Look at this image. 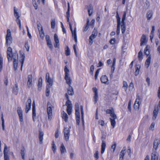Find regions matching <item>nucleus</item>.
<instances>
[{"label":"nucleus","mask_w":160,"mask_h":160,"mask_svg":"<svg viewBox=\"0 0 160 160\" xmlns=\"http://www.w3.org/2000/svg\"><path fill=\"white\" fill-rule=\"evenodd\" d=\"M116 42V39L115 38H113L111 39L109 42L111 44H114Z\"/></svg>","instance_id":"338daca9"},{"label":"nucleus","mask_w":160,"mask_h":160,"mask_svg":"<svg viewBox=\"0 0 160 160\" xmlns=\"http://www.w3.org/2000/svg\"><path fill=\"white\" fill-rule=\"evenodd\" d=\"M100 70V69H98L96 72L95 75V78L96 80L98 76Z\"/></svg>","instance_id":"0e129e2a"},{"label":"nucleus","mask_w":160,"mask_h":160,"mask_svg":"<svg viewBox=\"0 0 160 160\" xmlns=\"http://www.w3.org/2000/svg\"><path fill=\"white\" fill-rule=\"evenodd\" d=\"M46 80L48 83L47 86H52L53 80L50 77L49 73L48 72L46 74Z\"/></svg>","instance_id":"1a4fd4ad"},{"label":"nucleus","mask_w":160,"mask_h":160,"mask_svg":"<svg viewBox=\"0 0 160 160\" xmlns=\"http://www.w3.org/2000/svg\"><path fill=\"white\" fill-rule=\"evenodd\" d=\"M121 28L122 32L124 33L126 30V25L125 22H121L120 25Z\"/></svg>","instance_id":"72a5a7b5"},{"label":"nucleus","mask_w":160,"mask_h":160,"mask_svg":"<svg viewBox=\"0 0 160 160\" xmlns=\"http://www.w3.org/2000/svg\"><path fill=\"white\" fill-rule=\"evenodd\" d=\"M65 54L67 56H68L70 55V50L68 47H67L66 49L65 50Z\"/></svg>","instance_id":"bf43d9fd"},{"label":"nucleus","mask_w":160,"mask_h":160,"mask_svg":"<svg viewBox=\"0 0 160 160\" xmlns=\"http://www.w3.org/2000/svg\"><path fill=\"white\" fill-rule=\"evenodd\" d=\"M21 153L22 155V159L23 160L25 159V153L24 149H22L21 151Z\"/></svg>","instance_id":"e2e57ef3"},{"label":"nucleus","mask_w":160,"mask_h":160,"mask_svg":"<svg viewBox=\"0 0 160 160\" xmlns=\"http://www.w3.org/2000/svg\"><path fill=\"white\" fill-rule=\"evenodd\" d=\"M123 85L122 87L126 91L127 90L128 87L127 82L125 81H124L123 82Z\"/></svg>","instance_id":"de8ad7c7"},{"label":"nucleus","mask_w":160,"mask_h":160,"mask_svg":"<svg viewBox=\"0 0 160 160\" xmlns=\"http://www.w3.org/2000/svg\"><path fill=\"white\" fill-rule=\"evenodd\" d=\"M158 154L156 152H153L151 155V160H158Z\"/></svg>","instance_id":"b1692460"},{"label":"nucleus","mask_w":160,"mask_h":160,"mask_svg":"<svg viewBox=\"0 0 160 160\" xmlns=\"http://www.w3.org/2000/svg\"><path fill=\"white\" fill-rule=\"evenodd\" d=\"M72 36L74 37L75 42H76L77 41V36L76 34V28L74 30L73 32H72Z\"/></svg>","instance_id":"e433bc0d"},{"label":"nucleus","mask_w":160,"mask_h":160,"mask_svg":"<svg viewBox=\"0 0 160 160\" xmlns=\"http://www.w3.org/2000/svg\"><path fill=\"white\" fill-rule=\"evenodd\" d=\"M32 118L33 119V120L34 121V119L36 117V108H35V102L34 101L32 103Z\"/></svg>","instance_id":"aec40b11"},{"label":"nucleus","mask_w":160,"mask_h":160,"mask_svg":"<svg viewBox=\"0 0 160 160\" xmlns=\"http://www.w3.org/2000/svg\"><path fill=\"white\" fill-rule=\"evenodd\" d=\"M64 71L65 72V76H69V71L68 69L67 66H65Z\"/></svg>","instance_id":"49530a36"},{"label":"nucleus","mask_w":160,"mask_h":160,"mask_svg":"<svg viewBox=\"0 0 160 160\" xmlns=\"http://www.w3.org/2000/svg\"><path fill=\"white\" fill-rule=\"evenodd\" d=\"M160 143V140L158 139H155L154 142L153 151L155 152L157 150L158 145Z\"/></svg>","instance_id":"4468645a"},{"label":"nucleus","mask_w":160,"mask_h":160,"mask_svg":"<svg viewBox=\"0 0 160 160\" xmlns=\"http://www.w3.org/2000/svg\"><path fill=\"white\" fill-rule=\"evenodd\" d=\"M70 127L69 128H65L64 130V135L65 139L66 141H68L70 136Z\"/></svg>","instance_id":"6e6552de"},{"label":"nucleus","mask_w":160,"mask_h":160,"mask_svg":"<svg viewBox=\"0 0 160 160\" xmlns=\"http://www.w3.org/2000/svg\"><path fill=\"white\" fill-rule=\"evenodd\" d=\"M62 117L65 122H67L68 121V115L64 111L63 112Z\"/></svg>","instance_id":"4c0bfd02"},{"label":"nucleus","mask_w":160,"mask_h":160,"mask_svg":"<svg viewBox=\"0 0 160 160\" xmlns=\"http://www.w3.org/2000/svg\"><path fill=\"white\" fill-rule=\"evenodd\" d=\"M80 109H81V117H82V122H83V126L84 125V112L83 110V107L81 105L80 106Z\"/></svg>","instance_id":"c03bdc74"},{"label":"nucleus","mask_w":160,"mask_h":160,"mask_svg":"<svg viewBox=\"0 0 160 160\" xmlns=\"http://www.w3.org/2000/svg\"><path fill=\"white\" fill-rule=\"evenodd\" d=\"M38 29H39V33L40 34V37L41 38L43 39V38L44 37L45 34H44V33L43 30L42 28L41 27V28L40 29H39L38 28Z\"/></svg>","instance_id":"f704fd0d"},{"label":"nucleus","mask_w":160,"mask_h":160,"mask_svg":"<svg viewBox=\"0 0 160 160\" xmlns=\"http://www.w3.org/2000/svg\"><path fill=\"white\" fill-rule=\"evenodd\" d=\"M106 145L105 141H102L101 145V153L102 154L104 153L106 148Z\"/></svg>","instance_id":"393cba45"},{"label":"nucleus","mask_w":160,"mask_h":160,"mask_svg":"<svg viewBox=\"0 0 160 160\" xmlns=\"http://www.w3.org/2000/svg\"><path fill=\"white\" fill-rule=\"evenodd\" d=\"M65 78L67 83L69 85V86H70V85L71 83V80L69 76H65Z\"/></svg>","instance_id":"ea45409f"},{"label":"nucleus","mask_w":160,"mask_h":160,"mask_svg":"<svg viewBox=\"0 0 160 160\" xmlns=\"http://www.w3.org/2000/svg\"><path fill=\"white\" fill-rule=\"evenodd\" d=\"M25 58V55L24 54H23L22 57V59H21V61H20L21 62V70H22V68L23 64L24 62V59Z\"/></svg>","instance_id":"a18cd8bd"},{"label":"nucleus","mask_w":160,"mask_h":160,"mask_svg":"<svg viewBox=\"0 0 160 160\" xmlns=\"http://www.w3.org/2000/svg\"><path fill=\"white\" fill-rule=\"evenodd\" d=\"M12 48L10 47H8L7 49V58L9 62H11L12 60V56L13 53H12Z\"/></svg>","instance_id":"423d86ee"},{"label":"nucleus","mask_w":160,"mask_h":160,"mask_svg":"<svg viewBox=\"0 0 160 160\" xmlns=\"http://www.w3.org/2000/svg\"><path fill=\"white\" fill-rule=\"evenodd\" d=\"M54 39L55 43L54 47L55 48H57L59 46V42L58 36L56 34L54 35Z\"/></svg>","instance_id":"412c9836"},{"label":"nucleus","mask_w":160,"mask_h":160,"mask_svg":"<svg viewBox=\"0 0 160 160\" xmlns=\"http://www.w3.org/2000/svg\"><path fill=\"white\" fill-rule=\"evenodd\" d=\"M47 42V45L51 50H52L53 48V46L51 41H48Z\"/></svg>","instance_id":"3c124183"},{"label":"nucleus","mask_w":160,"mask_h":160,"mask_svg":"<svg viewBox=\"0 0 160 160\" xmlns=\"http://www.w3.org/2000/svg\"><path fill=\"white\" fill-rule=\"evenodd\" d=\"M12 59L13 60V64H17L18 63V54L17 52H15L12 56Z\"/></svg>","instance_id":"dca6fc26"},{"label":"nucleus","mask_w":160,"mask_h":160,"mask_svg":"<svg viewBox=\"0 0 160 160\" xmlns=\"http://www.w3.org/2000/svg\"><path fill=\"white\" fill-rule=\"evenodd\" d=\"M31 100L30 98L27 101L26 105V112L28 113L31 108Z\"/></svg>","instance_id":"ddd939ff"},{"label":"nucleus","mask_w":160,"mask_h":160,"mask_svg":"<svg viewBox=\"0 0 160 160\" xmlns=\"http://www.w3.org/2000/svg\"><path fill=\"white\" fill-rule=\"evenodd\" d=\"M68 95H72L74 94L73 88L71 86H69L68 89Z\"/></svg>","instance_id":"473e14b6"},{"label":"nucleus","mask_w":160,"mask_h":160,"mask_svg":"<svg viewBox=\"0 0 160 160\" xmlns=\"http://www.w3.org/2000/svg\"><path fill=\"white\" fill-rule=\"evenodd\" d=\"M116 63V59L114 58L113 60L112 64L111 67V72L113 73L114 72Z\"/></svg>","instance_id":"c9c22d12"},{"label":"nucleus","mask_w":160,"mask_h":160,"mask_svg":"<svg viewBox=\"0 0 160 160\" xmlns=\"http://www.w3.org/2000/svg\"><path fill=\"white\" fill-rule=\"evenodd\" d=\"M148 41L145 35H143L141 38V46L145 45Z\"/></svg>","instance_id":"6ab92c4d"},{"label":"nucleus","mask_w":160,"mask_h":160,"mask_svg":"<svg viewBox=\"0 0 160 160\" xmlns=\"http://www.w3.org/2000/svg\"><path fill=\"white\" fill-rule=\"evenodd\" d=\"M116 145L115 143L114 144H113L111 147V152L112 153L114 152L116 147Z\"/></svg>","instance_id":"5fc2aeb1"},{"label":"nucleus","mask_w":160,"mask_h":160,"mask_svg":"<svg viewBox=\"0 0 160 160\" xmlns=\"http://www.w3.org/2000/svg\"><path fill=\"white\" fill-rule=\"evenodd\" d=\"M52 149L53 151V152L55 153L56 152V146L54 143V141H53L52 144Z\"/></svg>","instance_id":"6e6d98bb"},{"label":"nucleus","mask_w":160,"mask_h":160,"mask_svg":"<svg viewBox=\"0 0 160 160\" xmlns=\"http://www.w3.org/2000/svg\"><path fill=\"white\" fill-rule=\"evenodd\" d=\"M66 105L67 106V112L68 114L70 115L71 114L72 110V105L71 102H70L69 101H66Z\"/></svg>","instance_id":"9d476101"},{"label":"nucleus","mask_w":160,"mask_h":160,"mask_svg":"<svg viewBox=\"0 0 160 160\" xmlns=\"http://www.w3.org/2000/svg\"><path fill=\"white\" fill-rule=\"evenodd\" d=\"M6 45L7 47L10 45L12 42V38L11 35V30L8 29L7 31V34L6 36Z\"/></svg>","instance_id":"f257e3e1"},{"label":"nucleus","mask_w":160,"mask_h":160,"mask_svg":"<svg viewBox=\"0 0 160 160\" xmlns=\"http://www.w3.org/2000/svg\"><path fill=\"white\" fill-rule=\"evenodd\" d=\"M25 47L26 49V50L28 52L29 51V49L30 46H29V44L28 43V42H25Z\"/></svg>","instance_id":"052dcab7"},{"label":"nucleus","mask_w":160,"mask_h":160,"mask_svg":"<svg viewBox=\"0 0 160 160\" xmlns=\"http://www.w3.org/2000/svg\"><path fill=\"white\" fill-rule=\"evenodd\" d=\"M9 151L7 146L6 144H4V147L3 151L4 160H9V156L8 155V153Z\"/></svg>","instance_id":"0eeeda50"},{"label":"nucleus","mask_w":160,"mask_h":160,"mask_svg":"<svg viewBox=\"0 0 160 160\" xmlns=\"http://www.w3.org/2000/svg\"><path fill=\"white\" fill-rule=\"evenodd\" d=\"M18 9L16 7H14V15L15 16V18H16V19L19 18L20 16L19 15L18 13Z\"/></svg>","instance_id":"58836bf2"},{"label":"nucleus","mask_w":160,"mask_h":160,"mask_svg":"<svg viewBox=\"0 0 160 160\" xmlns=\"http://www.w3.org/2000/svg\"><path fill=\"white\" fill-rule=\"evenodd\" d=\"M126 153L125 150L122 149L120 152L119 160H123V157Z\"/></svg>","instance_id":"cd10ccee"},{"label":"nucleus","mask_w":160,"mask_h":160,"mask_svg":"<svg viewBox=\"0 0 160 160\" xmlns=\"http://www.w3.org/2000/svg\"><path fill=\"white\" fill-rule=\"evenodd\" d=\"M107 114H110L111 118H117V117L114 112V111L113 108L111 109H108L106 111Z\"/></svg>","instance_id":"f3484780"},{"label":"nucleus","mask_w":160,"mask_h":160,"mask_svg":"<svg viewBox=\"0 0 160 160\" xmlns=\"http://www.w3.org/2000/svg\"><path fill=\"white\" fill-rule=\"evenodd\" d=\"M100 79L101 82L103 83L108 84L109 83L108 78L105 75H102L100 78Z\"/></svg>","instance_id":"2eb2a0df"},{"label":"nucleus","mask_w":160,"mask_h":160,"mask_svg":"<svg viewBox=\"0 0 160 160\" xmlns=\"http://www.w3.org/2000/svg\"><path fill=\"white\" fill-rule=\"evenodd\" d=\"M28 80L27 83L28 87L30 88L32 85V77L31 75H29L28 76Z\"/></svg>","instance_id":"a211bd4d"},{"label":"nucleus","mask_w":160,"mask_h":160,"mask_svg":"<svg viewBox=\"0 0 160 160\" xmlns=\"http://www.w3.org/2000/svg\"><path fill=\"white\" fill-rule=\"evenodd\" d=\"M98 33V31L94 28L92 32V34L89 37V43L90 45L93 43V40L96 37Z\"/></svg>","instance_id":"20e7f679"},{"label":"nucleus","mask_w":160,"mask_h":160,"mask_svg":"<svg viewBox=\"0 0 160 160\" xmlns=\"http://www.w3.org/2000/svg\"><path fill=\"white\" fill-rule=\"evenodd\" d=\"M18 85L15 84L13 89V93L15 95L18 94Z\"/></svg>","instance_id":"bb28decb"},{"label":"nucleus","mask_w":160,"mask_h":160,"mask_svg":"<svg viewBox=\"0 0 160 160\" xmlns=\"http://www.w3.org/2000/svg\"><path fill=\"white\" fill-rule=\"evenodd\" d=\"M75 111L77 123L79 125L80 122V115L79 105L78 103H76L75 104Z\"/></svg>","instance_id":"7ed1b4c3"},{"label":"nucleus","mask_w":160,"mask_h":160,"mask_svg":"<svg viewBox=\"0 0 160 160\" xmlns=\"http://www.w3.org/2000/svg\"><path fill=\"white\" fill-rule=\"evenodd\" d=\"M51 87V86H47L46 93V95L47 97H48L49 95L50 92V88Z\"/></svg>","instance_id":"37998d69"},{"label":"nucleus","mask_w":160,"mask_h":160,"mask_svg":"<svg viewBox=\"0 0 160 160\" xmlns=\"http://www.w3.org/2000/svg\"><path fill=\"white\" fill-rule=\"evenodd\" d=\"M151 56L149 55L147 58L145 62V66L147 68H148L151 62Z\"/></svg>","instance_id":"a878e982"},{"label":"nucleus","mask_w":160,"mask_h":160,"mask_svg":"<svg viewBox=\"0 0 160 160\" xmlns=\"http://www.w3.org/2000/svg\"><path fill=\"white\" fill-rule=\"evenodd\" d=\"M155 124L154 122H152L151 125L149 129L151 130H153L154 129V126Z\"/></svg>","instance_id":"774afa93"},{"label":"nucleus","mask_w":160,"mask_h":160,"mask_svg":"<svg viewBox=\"0 0 160 160\" xmlns=\"http://www.w3.org/2000/svg\"><path fill=\"white\" fill-rule=\"evenodd\" d=\"M92 90L94 92L93 101L94 103H96L97 102L98 98V90L97 88L95 87L93 88Z\"/></svg>","instance_id":"f8f14e48"},{"label":"nucleus","mask_w":160,"mask_h":160,"mask_svg":"<svg viewBox=\"0 0 160 160\" xmlns=\"http://www.w3.org/2000/svg\"><path fill=\"white\" fill-rule=\"evenodd\" d=\"M53 107L48 102L47 105V113L48 115V120H51L52 117V110Z\"/></svg>","instance_id":"f03ea898"},{"label":"nucleus","mask_w":160,"mask_h":160,"mask_svg":"<svg viewBox=\"0 0 160 160\" xmlns=\"http://www.w3.org/2000/svg\"><path fill=\"white\" fill-rule=\"evenodd\" d=\"M153 15V12L151 11H149L147 13V18L148 20H150Z\"/></svg>","instance_id":"7c9ffc66"},{"label":"nucleus","mask_w":160,"mask_h":160,"mask_svg":"<svg viewBox=\"0 0 160 160\" xmlns=\"http://www.w3.org/2000/svg\"><path fill=\"white\" fill-rule=\"evenodd\" d=\"M17 112L18 114L19 121L21 122V124H22L23 122V111L21 107H18Z\"/></svg>","instance_id":"39448f33"},{"label":"nucleus","mask_w":160,"mask_h":160,"mask_svg":"<svg viewBox=\"0 0 160 160\" xmlns=\"http://www.w3.org/2000/svg\"><path fill=\"white\" fill-rule=\"evenodd\" d=\"M150 47L148 45H147L144 50V53L147 56L149 55L150 51L149 50Z\"/></svg>","instance_id":"c756f323"},{"label":"nucleus","mask_w":160,"mask_h":160,"mask_svg":"<svg viewBox=\"0 0 160 160\" xmlns=\"http://www.w3.org/2000/svg\"><path fill=\"white\" fill-rule=\"evenodd\" d=\"M141 103L140 98L139 96H137V98L134 105V108L135 109H138Z\"/></svg>","instance_id":"9b49d317"},{"label":"nucleus","mask_w":160,"mask_h":160,"mask_svg":"<svg viewBox=\"0 0 160 160\" xmlns=\"http://www.w3.org/2000/svg\"><path fill=\"white\" fill-rule=\"evenodd\" d=\"M3 63V59L1 55L0 54V72H1L2 69Z\"/></svg>","instance_id":"09e8293b"},{"label":"nucleus","mask_w":160,"mask_h":160,"mask_svg":"<svg viewBox=\"0 0 160 160\" xmlns=\"http://www.w3.org/2000/svg\"><path fill=\"white\" fill-rule=\"evenodd\" d=\"M139 60H142L143 58L142 57V52L141 51H140L138 53V56Z\"/></svg>","instance_id":"603ef678"},{"label":"nucleus","mask_w":160,"mask_h":160,"mask_svg":"<svg viewBox=\"0 0 160 160\" xmlns=\"http://www.w3.org/2000/svg\"><path fill=\"white\" fill-rule=\"evenodd\" d=\"M126 14H127V12L126 11L124 12V13H123V14L122 16L121 22H125L124 21L126 19Z\"/></svg>","instance_id":"13d9d810"},{"label":"nucleus","mask_w":160,"mask_h":160,"mask_svg":"<svg viewBox=\"0 0 160 160\" xmlns=\"http://www.w3.org/2000/svg\"><path fill=\"white\" fill-rule=\"evenodd\" d=\"M134 85L132 82H131L129 84V91H132L134 89Z\"/></svg>","instance_id":"864d4df0"},{"label":"nucleus","mask_w":160,"mask_h":160,"mask_svg":"<svg viewBox=\"0 0 160 160\" xmlns=\"http://www.w3.org/2000/svg\"><path fill=\"white\" fill-rule=\"evenodd\" d=\"M99 152L98 151H97L94 154V157H95V160H97L99 158Z\"/></svg>","instance_id":"680f3d73"},{"label":"nucleus","mask_w":160,"mask_h":160,"mask_svg":"<svg viewBox=\"0 0 160 160\" xmlns=\"http://www.w3.org/2000/svg\"><path fill=\"white\" fill-rule=\"evenodd\" d=\"M43 133L42 132H39V139L40 141V143L41 144L42 143L43 140Z\"/></svg>","instance_id":"a19ab883"},{"label":"nucleus","mask_w":160,"mask_h":160,"mask_svg":"<svg viewBox=\"0 0 160 160\" xmlns=\"http://www.w3.org/2000/svg\"><path fill=\"white\" fill-rule=\"evenodd\" d=\"M117 25L120 26L121 24V18L120 17H118L117 18Z\"/></svg>","instance_id":"69168bd1"},{"label":"nucleus","mask_w":160,"mask_h":160,"mask_svg":"<svg viewBox=\"0 0 160 160\" xmlns=\"http://www.w3.org/2000/svg\"><path fill=\"white\" fill-rule=\"evenodd\" d=\"M159 111V109L158 108H156V107L155 108L153 112V114L152 118L153 120H155L156 118V117Z\"/></svg>","instance_id":"4be33fe9"},{"label":"nucleus","mask_w":160,"mask_h":160,"mask_svg":"<svg viewBox=\"0 0 160 160\" xmlns=\"http://www.w3.org/2000/svg\"><path fill=\"white\" fill-rule=\"evenodd\" d=\"M60 150L62 154H63L67 152L66 149L63 143L61 144V145L60 147Z\"/></svg>","instance_id":"5701e85b"},{"label":"nucleus","mask_w":160,"mask_h":160,"mask_svg":"<svg viewBox=\"0 0 160 160\" xmlns=\"http://www.w3.org/2000/svg\"><path fill=\"white\" fill-rule=\"evenodd\" d=\"M89 19H88L87 20L86 24V26H85V27H84L83 28V29L82 30L83 32L86 31L88 29V28L89 27Z\"/></svg>","instance_id":"79ce46f5"},{"label":"nucleus","mask_w":160,"mask_h":160,"mask_svg":"<svg viewBox=\"0 0 160 160\" xmlns=\"http://www.w3.org/2000/svg\"><path fill=\"white\" fill-rule=\"evenodd\" d=\"M93 8L91 6H90V7L88 9V12L89 16H90L92 13Z\"/></svg>","instance_id":"8fccbe9b"},{"label":"nucleus","mask_w":160,"mask_h":160,"mask_svg":"<svg viewBox=\"0 0 160 160\" xmlns=\"http://www.w3.org/2000/svg\"><path fill=\"white\" fill-rule=\"evenodd\" d=\"M51 28L52 29L54 28L55 25V20H52L51 21Z\"/></svg>","instance_id":"4d7b16f0"},{"label":"nucleus","mask_w":160,"mask_h":160,"mask_svg":"<svg viewBox=\"0 0 160 160\" xmlns=\"http://www.w3.org/2000/svg\"><path fill=\"white\" fill-rule=\"evenodd\" d=\"M116 119V118H110L111 125L112 127V128H114L115 126L116 122L115 119Z\"/></svg>","instance_id":"2f4dec72"},{"label":"nucleus","mask_w":160,"mask_h":160,"mask_svg":"<svg viewBox=\"0 0 160 160\" xmlns=\"http://www.w3.org/2000/svg\"><path fill=\"white\" fill-rule=\"evenodd\" d=\"M42 77L39 78L38 80V89L40 91L42 89Z\"/></svg>","instance_id":"c85d7f7f"}]
</instances>
